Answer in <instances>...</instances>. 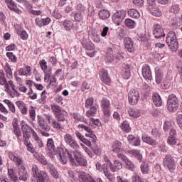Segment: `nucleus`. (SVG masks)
<instances>
[{
	"label": "nucleus",
	"instance_id": "nucleus-1",
	"mask_svg": "<svg viewBox=\"0 0 182 182\" xmlns=\"http://www.w3.org/2000/svg\"><path fill=\"white\" fill-rule=\"evenodd\" d=\"M57 157L63 164L68 163V159L73 166H85L87 163L86 159L82 155V152L77 150L74 151L73 155L67 149H62Z\"/></svg>",
	"mask_w": 182,
	"mask_h": 182
},
{
	"label": "nucleus",
	"instance_id": "nucleus-2",
	"mask_svg": "<svg viewBox=\"0 0 182 182\" xmlns=\"http://www.w3.org/2000/svg\"><path fill=\"white\" fill-rule=\"evenodd\" d=\"M38 129L41 134L44 137H49L50 134L48 132L50 131V127L46 124L45 119L42 117L38 116L37 119Z\"/></svg>",
	"mask_w": 182,
	"mask_h": 182
},
{
	"label": "nucleus",
	"instance_id": "nucleus-3",
	"mask_svg": "<svg viewBox=\"0 0 182 182\" xmlns=\"http://www.w3.org/2000/svg\"><path fill=\"white\" fill-rule=\"evenodd\" d=\"M166 43L172 50H176L178 49V43L177 42V37L176 36V33L171 31L167 34L166 36Z\"/></svg>",
	"mask_w": 182,
	"mask_h": 182
},
{
	"label": "nucleus",
	"instance_id": "nucleus-4",
	"mask_svg": "<svg viewBox=\"0 0 182 182\" xmlns=\"http://www.w3.org/2000/svg\"><path fill=\"white\" fill-rule=\"evenodd\" d=\"M85 107H87V109L90 107V110L87 111L86 116L87 117H92L97 113V108L99 106L96 104L93 105V97H90L87 99L85 102Z\"/></svg>",
	"mask_w": 182,
	"mask_h": 182
},
{
	"label": "nucleus",
	"instance_id": "nucleus-5",
	"mask_svg": "<svg viewBox=\"0 0 182 182\" xmlns=\"http://www.w3.org/2000/svg\"><path fill=\"white\" fill-rule=\"evenodd\" d=\"M33 176L37 178V182H45L49 180V176L46 171H41L39 172V168H38L37 166H33L32 168Z\"/></svg>",
	"mask_w": 182,
	"mask_h": 182
},
{
	"label": "nucleus",
	"instance_id": "nucleus-6",
	"mask_svg": "<svg viewBox=\"0 0 182 182\" xmlns=\"http://www.w3.org/2000/svg\"><path fill=\"white\" fill-rule=\"evenodd\" d=\"M167 107L169 112H177L178 110V100L174 94L168 96Z\"/></svg>",
	"mask_w": 182,
	"mask_h": 182
},
{
	"label": "nucleus",
	"instance_id": "nucleus-7",
	"mask_svg": "<svg viewBox=\"0 0 182 182\" xmlns=\"http://www.w3.org/2000/svg\"><path fill=\"white\" fill-rule=\"evenodd\" d=\"M85 6L82 4H77L75 7V11H74V19L77 22H80L83 20V16H85Z\"/></svg>",
	"mask_w": 182,
	"mask_h": 182
},
{
	"label": "nucleus",
	"instance_id": "nucleus-8",
	"mask_svg": "<svg viewBox=\"0 0 182 182\" xmlns=\"http://www.w3.org/2000/svg\"><path fill=\"white\" fill-rule=\"evenodd\" d=\"M64 141L68 146H70L72 149H75L77 150L79 149V144L77 141L73 138V136L70 134H65L63 136Z\"/></svg>",
	"mask_w": 182,
	"mask_h": 182
},
{
	"label": "nucleus",
	"instance_id": "nucleus-9",
	"mask_svg": "<svg viewBox=\"0 0 182 182\" xmlns=\"http://www.w3.org/2000/svg\"><path fill=\"white\" fill-rule=\"evenodd\" d=\"M139 99H140V93L139 91L136 90H130L128 94V102L129 105L134 106V105H137L139 102Z\"/></svg>",
	"mask_w": 182,
	"mask_h": 182
},
{
	"label": "nucleus",
	"instance_id": "nucleus-10",
	"mask_svg": "<svg viewBox=\"0 0 182 182\" xmlns=\"http://www.w3.org/2000/svg\"><path fill=\"white\" fill-rule=\"evenodd\" d=\"M126 18V11L120 10L115 12L112 16V21L114 23L119 25L121 22L123 21V19Z\"/></svg>",
	"mask_w": 182,
	"mask_h": 182
},
{
	"label": "nucleus",
	"instance_id": "nucleus-11",
	"mask_svg": "<svg viewBox=\"0 0 182 182\" xmlns=\"http://www.w3.org/2000/svg\"><path fill=\"white\" fill-rule=\"evenodd\" d=\"M78 129H82V130H85V132H87V134H85L86 137H90L92 143L96 142V140H97V138L96 137V135L93 133V131L92 130V129L82 124H80L78 125Z\"/></svg>",
	"mask_w": 182,
	"mask_h": 182
},
{
	"label": "nucleus",
	"instance_id": "nucleus-12",
	"mask_svg": "<svg viewBox=\"0 0 182 182\" xmlns=\"http://www.w3.org/2000/svg\"><path fill=\"white\" fill-rule=\"evenodd\" d=\"M153 35L156 39H161V38H164L166 36V33H164V31L161 28V26L159 24H155L152 28Z\"/></svg>",
	"mask_w": 182,
	"mask_h": 182
},
{
	"label": "nucleus",
	"instance_id": "nucleus-13",
	"mask_svg": "<svg viewBox=\"0 0 182 182\" xmlns=\"http://www.w3.org/2000/svg\"><path fill=\"white\" fill-rule=\"evenodd\" d=\"M164 166L167 167L170 171H174L176 168V162L171 155H166L164 159Z\"/></svg>",
	"mask_w": 182,
	"mask_h": 182
},
{
	"label": "nucleus",
	"instance_id": "nucleus-14",
	"mask_svg": "<svg viewBox=\"0 0 182 182\" xmlns=\"http://www.w3.org/2000/svg\"><path fill=\"white\" fill-rule=\"evenodd\" d=\"M21 130L23 139H29V133H31L32 136L36 134V132H35L32 127H29V125L24 122L21 123Z\"/></svg>",
	"mask_w": 182,
	"mask_h": 182
},
{
	"label": "nucleus",
	"instance_id": "nucleus-15",
	"mask_svg": "<svg viewBox=\"0 0 182 182\" xmlns=\"http://www.w3.org/2000/svg\"><path fill=\"white\" fill-rule=\"evenodd\" d=\"M4 2L10 11H13V12L18 14V15L22 14V10L18 8V4L14 0H4Z\"/></svg>",
	"mask_w": 182,
	"mask_h": 182
},
{
	"label": "nucleus",
	"instance_id": "nucleus-16",
	"mask_svg": "<svg viewBox=\"0 0 182 182\" xmlns=\"http://www.w3.org/2000/svg\"><path fill=\"white\" fill-rule=\"evenodd\" d=\"M101 107L105 116L109 117L110 116V101L106 98H103L101 101Z\"/></svg>",
	"mask_w": 182,
	"mask_h": 182
},
{
	"label": "nucleus",
	"instance_id": "nucleus-17",
	"mask_svg": "<svg viewBox=\"0 0 182 182\" xmlns=\"http://www.w3.org/2000/svg\"><path fill=\"white\" fill-rule=\"evenodd\" d=\"M9 157L10 160L15 163L16 166L18 167V170L25 168V164H23V161H22L21 157L16 156L14 154H10Z\"/></svg>",
	"mask_w": 182,
	"mask_h": 182
},
{
	"label": "nucleus",
	"instance_id": "nucleus-18",
	"mask_svg": "<svg viewBox=\"0 0 182 182\" xmlns=\"http://www.w3.org/2000/svg\"><path fill=\"white\" fill-rule=\"evenodd\" d=\"M36 24L39 28H42V26H48L52 22V20L49 17H46L45 18H41L39 17H37L35 19Z\"/></svg>",
	"mask_w": 182,
	"mask_h": 182
},
{
	"label": "nucleus",
	"instance_id": "nucleus-19",
	"mask_svg": "<svg viewBox=\"0 0 182 182\" xmlns=\"http://www.w3.org/2000/svg\"><path fill=\"white\" fill-rule=\"evenodd\" d=\"M109 168L112 173H116V171H119V170H122L123 168V164L119 160H114L113 164L111 162L109 165Z\"/></svg>",
	"mask_w": 182,
	"mask_h": 182
},
{
	"label": "nucleus",
	"instance_id": "nucleus-20",
	"mask_svg": "<svg viewBox=\"0 0 182 182\" xmlns=\"http://www.w3.org/2000/svg\"><path fill=\"white\" fill-rule=\"evenodd\" d=\"M142 76L146 80H151L153 76L151 75V70L150 66L144 65L142 68Z\"/></svg>",
	"mask_w": 182,
	"mask_h": 182
},
{
	"label": "nucleus",
	"instance_id": "nucleus-21",
	"mask_svg": "<svg viewBox=\"0 0 182 182\" xmlns=\"http://www.w3.org/2000/svg\"><path fill=\"white\" fill-rule=\"evenodd\" d=\"M86 53L90 58H93L96 54V49H95V44L93 43H88L85 46Z\"/></svg>",
	"mask_w": 182,
	"mask_h": 182
},
{
	"label": "nucleus",
	"instance_id": "nucleus-22",
	"mask_svg": "<svg viewBox=\"0 0 182 182\" xmlns=\"http://www.w3.org/2000/svg\"><path fill=\"white\" fill-rule=\"evenodd\" d=\"M124 43L126 49H127L129 52H134V42H133V40H132L130 37L125 38Z\"/></svg>",
	"mask_w": 182,
	"mask_h": 182
},
{
	"label": "nucleus",
	"instance_id": "nucleus-23",
	"mask_svg": "<svg viewBox=\"0 0 182 182\" xmlns=\"http://www.w3.org/2000/svg\"><path fill=\"white\" fill-rule=\"evenodd\" d=\"M18 176L21 181H28V175L26 168L18 169Z\"/></svg>",
	"mask_w": 182,
	"mask_h": 182
},
{
	"label": "nucleus",
	"instance_id": "nucleus-24",
	"mask_svg": "<svg viewBox=\"0 0 182 182\" xmlns=\"http://www.w3.org/2000/svg\"><path fill=\"white\" fill-rule=\"evenodd\" d=\"M39 65L44 74H52V67H48V62L46 60H41Z\"/></svg>",
	"mask_w": 182,
	"mask_h": 182
},
{
	"label": "nucleus",
	"instance_id": "nucleus-25",
	"mask_svg": "<svg viewBox=\"0 0 182 182\" xmlns=\"http://www.w3.org/2000/svg\"><path fill=\"white\" fill-rule=\"evenodd\" d=\"M16 105L17 106L18 109L21 110V114H28V107H26V104L22 101H16Z\"/></svg>",
	"mask_w": 182,
	"mask_h": 182
},
{
	"label": "nucleus",
	"instance_id": "nucleus-26",
	"mask_svg": "<svg viewBox=\"0 0 182 182\" xmlns=\"http://www.w3.org/2000/svg\"><path fill=\"white\" fill-rule=\"evenodd\" d=\"M19 76H31L32 75V68L29 65H26L24 68H21L18 70Z\"/></svg>",
	"mask_w": 182,
	"mask_h": 182
},
{
	"label": "nucleus",
	"instance_id": "nucleus-27",
	"mask_svg": "<svg viewBox=\"0 0 182 182\" xmlns=\"http://www.w3.org/2000/svg\"><path fill=\"white\" fill-rule=\"evenodd\" d=\"M152 100L155 106H156L157 107H160V106H161L163 101L161 100V97H160V95H159V93L154 92L152 95Z\"/></svg>",
	"mask_w": 182,
	"mask_h": 182
},
{
	"label": "nucleus",
	"instance_id": "nucleus-28",
	"mask_svg": "<svg viewBox=\"0 0 182 182\" xmlns=\"http://www.w3.org/2000/svg\"><path fill=\"white\" fill-rule=\"evenodd\" d=\"M122 75L124 79H129L130 77V65L127 64L122 65Z\"/></svg>",
	"mask_w": 182,
	"mask_h": 182
},
{
	"label": "nucleus",
	"instance_id": "nucleus-29",
	"mask_svg": "<svg viewBox=\"0 0 182 182\" xmlns=\"http://www.w3.org/2000/svg\"><path fill=\"white\" fill-rule=\"evenodd\" d=\"M112 151L119 154V153H122L123 151V148L122 147V142L119 141H116L112 144Z\"/></svg>",
	"mask_w": 182,
	"mask_h": 182
},
{
	"label": "nucleus",
	"instance_id": "nucleus-30",
	"mask_svg": "<svg viewBox=\"0 0 182 182\" xmlns=\"http://www.w3.org/2000/svg\"><path fill=\"white\" fill-rule=\"evenodd\" d=\"M128 113L130 117H133L134 119H137V117H140V116H141L140 110L136 108H129L128 109Z\"/></svg>",
	"mask_w": 182,
	"mask_h": 182
},
{
	"label": "nucleus",
	"instance_id": "nucleus-31",
	"mask_svg": "<svg viewBox=\"0 0 182 182\" xmlns=\"http://www.w3.org/2000/svg\"><path fill=\"white\" fill-rule=\"evenodd\" d=\"M128 142L131 146H140V139L134 136L133 135H129L127 136Z\"/></svg>",
	"mask_w": 182,
	"mask_h": 182
},
{
	"label": "nucleus",
	"instance_id": "nucleus-32",
	"mask_svg": "<svg viewBox=\"0 0 182 182\" xmlns=\"http://www.w3.org/2000/svg\"><path fill=\"white\" fill-rule=\"evenodd\" d=\"M148 8L151 15H153L154 16H161V11L159 9L156 5L149 6Z\"/></svg>",
	"mask_w": 182,
	"mask_h": 182
},
{
	"label": "nucleus",
	"instance_id": "nucleus-33",
	"mask_svg": "<svg viewBox=\"0 0 182 182\" xmlns=\"http://www.w3.org/2000/svg\"><path fill=\"white\" fill-rule=\"evenodd\" d=\"M100 79L105 85H110V77H109V75L106 70H103L100 73Z\"/></svg>",
	"mask_w": 182,
	"mask_h": 182
},
{
	"label": "nucleus",
	"instance_id": "nucleus-34",
	"mask_svg": "<svg viewBox=\"0 0 182 182\" xmlns=\"http://www.w3.org/2000/svg\"><path fill=\"white\" fill-rule=\"evenodd\" d=\"M155 79L157 85H160L161 83V80H163V72L159 68H155Z\"/></svg>",
	"mask_w": 182,
	"mask_h": 182
},
{
	"label": "nucleus",
	"instance_id": "nucleus-35",
	"mask_svg": "<svg viewBox=\"0 0 182 182\" xmlns=\"http://www.w3.org/2000/svg\"><path fill=\"white\" fill-rule=\"evenodd\" d=\"M103 171L105 177L109 180V181H114V178H113V175L110 171H109V169L107 168V165L106 164H104L103 165Z\"/></svg>",
	"mask_w": 182,
	"mask_h": 182
},
{
	"label": "nucleus",
	"instance_id": "nucleus-36",
	"mask_svg": "<svg viewBox=\"0 0 182 182\" xmlns=\"http://www.w3.org/2000/svg\"><path fill=\"white\" fill-rule=\"evenodd\" d=\"M23 143L27 147L28 151L30 153H35V147H33V144L29 141V139H24Z\"/></svg>",
	"mask_w": 182,
	"mask_h": 182
},
{
	"label": "nucleus",
	"instance_id": "nucleus-37",
	"mask_svg": "<svg viewBox=\"0 0 182 182\" xmlns=\"http://www.w3.org/2000/svg\"><path fill=\"white\" fill-rule=\"evenodd\" d=\"M47 149L50 153L55 151V141L53 139L49 138L47 139Z\"/></svg>",
	"mask_w": 182,
	"mask_h": 182
},
{
	"label": "nucleus",
	"instance_id": "nucleus-38",
	"mask_svg": "<svg viewBox=\"0 0 182 182\" xmlns=\"http://www.w3.org/2000/svg\"><path fill=\"white\" fill-rule=\"evenodd\" d=\"M48 168L50 170V174L53 176L54 178H59V173L58 172V170H56V168L53 164H49Z\"/></svg>",
	"mask_w": 182,
	"mask_h": 182
},
{
	"label": "nucleus",
	"instance_id": "nucleus-39",
	"mask_svg": "<svg viewBox=\"0 0 182 182\" xmlns=\"http://www.w3.org/2000/svg\"><path fill=\"white\" fill-rule=\"evenodd\" d=\"M4 103L7 105V106H8L10 112H11V113H16V108H15V105H14V103L11 100L6 99L4 100Z\"/></svg>",
	"mask_w": 182,
	"mask_h": 182
},
{
	"label": "nucleus",
	"instance_id": "nucleus-40",
	"mask_svg": "<svg viewBox=\"0 0 182 182\" xmlns=\"http://www.w3.org/2000/svg\"><path fill=\"white\" fill-rule=\"evenodd\" d=\"M13 129L14 132L17 136V137H21L22 136V133L21 132V129H19V126L18 125V122L16 121H14L13 122Z\"/></svg>",
	"mask_w": 182,
	"mask_h": 182
},
{
	"label": "nucleus",
	"instance_id": "nucleus-41",
	"mask_svg": "<svg viewBox=\"0 0 182 182\" xmlns=\"http://www.w3.org/2000/svg\"><path fill=\"white\" fill-rule=\"evenodd\" d=\"M52 127L53 129H56L57 130H60V129H63V125L62 124V122L58 119H54L53 123H51Z\"/></svg>",
	"mask_w": 182,
	"mask_h": 182
},
{
	"label": "nucleus",
	"instance_id": "nucleus-42",
	"mask_svg": "<svg viewBox=\"0 0 182 182\" xmlns=\"http://www.w3.org/2000/svg\"><path fill=\"white\" fill-rule=\"evenodd\" d=\"M63 113H65V111L63 109L62 111H60L59 113L55 114V117H57V120L60 122H63V123H65V124H68V120L65 118V116H63Z\"/></svg>",
	"mask_w": 182,
	"mask_h": 182
},
{
	"label": "nucleus",
	"instance_id": "nucleus-43",
	"mask_svg": "<svg viewBox=\"0 0 182 182\" xmlns=\"http://www.w3.org/2000/svg\"><path fill=\"white\" fill-rule=\"evenodd\" d=\"M142 140L144 143H147L148 144H151V146H154L156 144V141L154 139L150 138L146 134L142 135Z\"/></svg>",
	"mask_w": 182,
	"mask_h": 182
},
{
	"label": "nucleus",
	"instance_id": "nucleus-44",
	"mask_svg": "<svg viewBox=\"0 0 182 182\" xmlns=\"http://www.w3.org/2000/svg\"><path fill=\"white\" fill-rule=\"evenodd\" d=\"M99 16L101 19H107V18H110V12L106 9L101 10L99 12Z\"/></svg>",
	"mask_w": 182,
	"mask_h": 182
},
{
	"label": "nucleus",
	"instance_id": "nucleus-45",
	"mask_svg": "<svg viewBox=\"0 0 182 182\" xmlns=\"http://www.w3.org/2000/svg\"><path fill=\"white\" fill-rule=\"evenodd\" d=\"M128 15L132 18H135V19H139V18H140V13H139L138 11L134 9H129L128 11Z\"/></svg>",
	"mask_w": 182,
	"mask_h": 182
},
{
	"label": "nucleus",
	"instance_id": "nucleus-46",
	"mask_svg": "<svg viewBox=\"0 0 182 182\" xmlns=\"http://www.w3.org/2000/svg\"><path fill=\"white\" fill-rule=\"evenodd\" d=\"M33 139L35 141H36L37 146H38L41 149H42V147H43V146H44L43 141H42V139H41L39 138V136H38V134L36 132V134H33Z\"/></svg>",
	"mask_w": 182,
	"mask_h": 182
},
{
	"label": "nucleus",
	"instance_id": "nucleus-47",
	"mask_svg": "<svg viewBox=\"0 0 182 182\" xmlns=\"http://www.w3.org/2000/svg\"><path fill=\"white\" fill-rule=\"evenodd\" d=\"M4 70L6 73L7 77L9 79H12V68H11V65H9V63H6Z\"/></svg>",
	"mask_w": 182,
	"mask_h": 182
},
{
	"label": "nucleus",
	"instance_id": "nucleus-48",
	"mask_svg": "<svg viewBox=\"0 0 182 182\" xmlns=\"http://www.w3.org/2000/svg\"><path fill=\"white\" fill-rule=\"evenodd\" d=\"M6 56L9 58V60H11L12 63H16V62H18V58H16V55H15L12 52L6 53Z\"/></svg>",
	"mask_w": 182,
	"mask_h": 182
},
{
	"label": "nucleus",
	"instance_id": "nucleus-49",
	"mask_svg": "<svg viewBox=\"0 0 182 182\" xmlns=\"http://www.w3.org/2000/svg\"><path fill=\"white\" fill-rule=\"evenodd\" d=\"M36 159L41 164H43V166H46V164H48V161L46 160V158H45V156L42 154H37Z\"/></svg>",
	"mask_w": 182,
	"mask_h": 182
},
{
	"label": "nucleus",
	"instance_id": "nucleus-50",
	"mask_svg": "<svg viewBox=\"0 0 182 182\" xmlns=\"http://www.w3.org/2000/svg\"><path fill=\"white\" fill-rule=\"evenodd\" d=\"M121 129L124 132H126V133H129L131 130L129 122L124 121L123 123L121 124Z\"/></svg>",
	"mask_w": 182,
	"mask_h": 182
},
{
	"label": "nucleus",
	"instance_id": "nucleus-51",
	"mask_svg": "<svg viewBox=\"0 0 182 182\" xmlns=\"http://www.w3.org/2000/svg\"><path fill=\"white\" fill-rule=\"evenodd\" d=\"M63 26L66 31H70L73 28V22L70 20H65L63 22Z\"/></svg>",
	"mask_w": 182,
	"mask_h": 182
},
{
	"label": "nucleus",
	"instance_id": "nucleus-52",
	"mask_svg": "<svg viewBox=\"0 0 182 182\" xmlns=\"http://www.w3.org/2000/svg\"><path fill=\"white\" fill-rule=\"evenodd\" d=\"M8 174L9 178H11V181L16 182L18 181V176L15 175V172L14 171V169H9Z\"/></svg>",
	"mask_w": 182,
	"mask_h": 182
},
{
	"label": "nucleus",
	"instance_id": "nucleus-53",
	"mask_svg": "<svg viewBox=\"0 0 182 182\" xmlns=\"http://www.w3.org/2000/svg\"><path fill=\"white\" fill-rule=\"evenodd\" d=\"M125 25L129 29H133L136 26V23L134 22V21H133L130 18H127L125 20Z\"/></svg>",
	"mask_w": 182,
	"mask_h": 182
},
{
	"label": "nucleus",
	"instance_id": "nucleus-54",
	"mask_svg": "<svg viewBox=\"0 0 182 182\" xmlns=\"http://www.w3.org/2000/svg\"><path fill=\"white\" fill-rule=\"evenodd\" d=\"M124 163H125L126 168H127V170H131L132 171L134 170V167H135L134 164L132 162L130 159H128Z\"/></svg>",
	"mask_w": 182,
	"mask_h": 182
},
{
	"label": "nucleus",
	"instance_id": "nucleus-55",
	"mask_svg": "<svg viewBox=\"0 0 182 182\" xmlns=\"http://www.w3.org/2000/svg\"><path fill=\"white\" fill-rule=\"evenodd\" d=\"M141 170L143 174H149V171H150V169L149 168V164L143 163L141 165Z\"/></svg>",
	"mask_w": 182,
	"mask_h": 182
},
{
	"label": "nucleus",
	"instance_id": "nucleus-56",
	"mask_svg": "<svg viewBox=\"0 0 182 182\" xmlns=\"http://www.w3.org/2000/svg\"><path fill=\"white\" fill-rule=\"evenodd\" d=\"M6 83V78H5V74L4 70H0V85L4 86Z\"/></svg>",
	"mask_w": 182,
	"mask_h": 182
},
{
	"label": "nucleus",
	"instance_id": "nucleus-57",
	"mask_svg": "<svg viewBox=\"0 0 182 182\" xmlns=\"http://www.w3.org/2000/svg\"><path fill=\"white\" fill-rule=\"evenodd\" d=\"M55 76H57V77L59 78V80H63L64 77V74L62 69H58L55 73Z\"/></svg>",
	"mask_w": 182,
	"mask_h": 182
},
{
	"label": "nucleus",
	"instance_id": "nucleus-58",
	"mask_svg": "<svg viewBox=\"0 0 182 182\" xmlns=\"http://www.w3.org/2000/svg\"><path fill=\"white\" fill-rule=\"evenodd\" d=\"M51 110L53 112V113H55V114H57L58 113L60 112L63 109H62V108H60L58 105H51Z\"/></svg>",
	"mask_w": 182,
	"mask_h": 182
},
{
	"label": "nucleus",
	"instance_id": "nucleus-59",
	"mask_svg": "<svg viewBox=\"0 0 182 182\" xmlns=\"http://www.w3.org/2000/svg\"><path fill=\"white\" fill-rule=\"evenodd\" d=\"M176 122L179 129L182 131V114H179L176 116Z\"/></svg>",
	"mask_w": 182,
	"mask_h": 182
},
{
	"label": "nucleus",
	"instance_id": "nucleus-60",
	"mask_svg": "<svg viewBox=\"0 0 182 182\" xmlns=\"http://www.w3.org/2000/svg\"><path fill=\"white\" fill-rule=\"evenodd\" d=\"M170 11L172 14H178L180 12V6L178 5H173L171 7Z\"/></svg>",
	"mask_w": 182,
	"mask_h": 182
},
{
	"label": "nucleus",
	"instance_id": "nucleus-61",
	"mask_svg": "<svg viewBox=\"0 0 182 182\" xmlns=\"http://www.w3.org/2000/svg\"><path fill=\"white\" fill-rule=\"evenodd\" d=\"M18 35L20 36L21 39H23V41H26V39H28V33L23 30L18 33Z\"/></svg>",
	"mask_w": 182,
	"mask_h": 182
},
{
	"label": "nucleus",
	"instance_id": "nucleus-62",
	"mask_svg": "<svg viewBox=\"0 0 182 182\" xmlns=\"http://www.w3.org/2000/svg\"><path fill=\"white\" fill-rule=\"evenodd\" d=\"M168 143L171 145H174L177 144V139H176V136H169L168 139Z\"/></svg>",
	"mask_w": 182,
	"mask_h": 182
},
{
	"label": "nucleus",
	"instance_id": "nucleus-63",
	"mask_svg": "<svg viewBox=\"0 0 182 182\" xmlns=\"http://www.w3.org/2000/svg\"><path fill=\"white\" fill-rule=\"evenodd\" d=\"M41 96V100H38V102L39 103H43V102H45V100H46V97H46V90L43 91Z\"/></svg>",
	"mask_w": 182,
	"mask_h": 182
},
{
	"label": "nucleus",
	"instance_id": "nucleus-64",
	"mask_svg": "<svg viewBox=\"0 0 182 182\" xmlns=\"http://www.w3.org/2000/svg\"><path fill=\"white\" fill-rule=\"evenodd\" d=\"M46 120L48 122V124H52L53 122L55 120V118L50 114H46Z\"/></svg>",
	"mask_w": 182,
	"mask_h": 182
}]
</instances>
